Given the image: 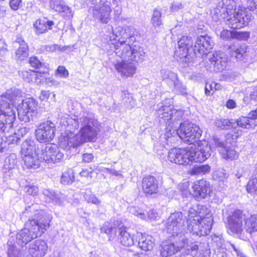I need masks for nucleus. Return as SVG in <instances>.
I'll use <instances>...</instances> for the list:
<instances>
[{
  "label": "nucleus",
  "instance_id": "obj_1",
  "mask_svg": "<svg viewBox=\"0 0 257 257\" xmlns=\"http://www.w3.org/2000/svg\"><path fill=\"white\" fill-rule=\"evenodd\" d=\"M60 123L65 126L70 132L67 134H62L59 139V145L60 147L65 150H69L71 148H75L83 144L81 137L78 133L75 134L73 131L78 128L79 122L78 117L74 116V118L69 115L63 116L61 117Z\"/></svg>",
  "mask_w": 257,
  "mask_h": 257
},
{
  "label": "nucleus",
  "instance_id": "obj_2",
  "mask_svg": "<svg viewBox=\"0 0 257 257\" xmlns=\"http://www.w3.org/2000/svg\"><path fill=\"white\" fill-rule=\"evenodd\" d=\"M41 223L35 220L29 219L26 222L25 227L20 230L16 235V241L21 246H23L35 238L41 236L49 227L48 222Z\"/></svg>",
  "mask_w": 257,
  "mask_h": 257
},
{
  "label": "nucleus",
  "instance_id": "obj_3",
  "mask_svg": "<svg viewBox=\"0 0 257 257\" xmlns=\"http://www.w3.org/2000/svg\"><path fill=\"white\" fill-rule=\"evenodd\" d=\"M171 100L167 99L158 104V109L157 115L159 118L161 123H165L167 129L171 131L172 128H178V124L184 114L182 110L173 109L170 106Z\"/></svg>",
  "mask_w": 257,
  "mask_h": 257
},
{
  "label": "nucleus",
  "instance_id": "obj_4",
  "mask_svg": "<svg viewBox=\"0 0 257 257\" xmlns=\"http://www.w3.org/2000/svg\"><path fill=\"white\" fill-rule=\"evenodd\" d=\"M183 248L186 249V253L189 254L190 251H195L198 248V245L194 242L185 237L178 238L174 241L166 240L163 242L160 247V254L162 257H169Z\"/></svg>",
  "mask_w": 257,
  "mask_h": 257
},
{
  "label": "nucleus",
  "instance_id": "obj_5",
  "mask_svg": "<svg viewBox=\"0 0 257 257\" xmlns=\"http://www.w3.org/2000/svg\"><path fill=\"white\" fill-rule=\"evenodd\" d=\"M179 127L176 130L178 136L184 141L190 144L200 141L199 140L202 135V131L196 124L184 121L179 122Z\"/></svg>",
  "mask_w": 257,
  "mask_h": 257
},
{
  "label": "nucleus",
  "instance_id": "obj_6",
  "mask_svg": "<svg viewBox=\"0 0 257 257\" xmlns=\"http://www.w3.org/2000/svg\"><path fill=\"white\" fill-rule=\"evenodd\" d=\"M186 217L183 216L181 212H175L172 213L164 224L165 229L168 234L173 237L182 238L183 233L184 226Z\"/></svg>",
  "mask_w": 257,
  "mask_h": 257
},
{
  "label": "nucleus",
  "instance_id": "obj_7",
  "mask_svg": "<svg viewBox=\"0 0 257 257\" xmlns=\"http://www.w3.org/2000/svg\"><path fill=\"white\" fill-rule=\"evenodd\" d=\"M15 107L10 103H0V130L9 132L16 118Z\"/></svg>",
  "mask_w": 257,
  "mask_h": 257
},
{
  "label": "nucleus",
  "instance_id": "obj_8",
  "mask_svg": "<svg viewBox=\"0 0 257 257\" xmlns=\"http://www.w3.org/2000/svg\"><path fill=\"white\" fill-rule=\"evenodd\" d=\"M212 147L205 141L197 142L194 147L189 148V163L202 162L207 159L211 155Z\"/></svg>",
  "mask_w": 257,
  "mask_h": 257
},
{
  "label": "nucleus",
  "instance_id": "obj_9",
  "mask_svg": "<svg viewBox=\"0 0 257 257\" xmlns=\"http://www.w3.org/2000/svg\"><path fill=\"white\" fill-rule=\"evenodd\" d=\"M79 125L81 126L78 132L84 143L86 142H94L96 139L97 131L94 125L93 119L86 116L78 118Z\"/></svg>",
  "mask_w": 257,
  "mask_h": 257
},
{
  "label": "nucleus",
  "instance_id": "obj_10",
  "mask_svg": "<svg viewBox=\"0 0 257 257\" xmlns=\"http://www.w3.org/2000/svg\"><path fill=\"white\" fill-rule=\"evenodd\" d=\"M17 110L20 120L25 122L30 121L37 113V102L32 98H26L23 100Z\"/></svg>",
  "mask_w": 257,
  "mask_h": 257
},
{
  "label": "nucleus",
  "instance_id": "obj_11",
  "mask_svg": "<svg viewBox=\"0 0 257 257\" xmlns=\"http://www.w3.org/2000/svg\"><path fill=\"white\" fill-rule=\"evenodd\" d=\"M22 219H26L28 218L31 220H35L38 222L41 223L42 222H47L50 226V219L47 216L45 212L40 209L39 205L37 204H32L30 206H28L25 208L24 211H23L21 215ZM41 226H43L42 223H40Z\"/></svg>",
  "mask_w": 257,
  "mask_h": 257
},
{
  "label": "nucleus",
  "instance_id": "obj_12",
  "mask_svg": "<svg viewBox=\"0 0 257 257\" xmlns=\"http://www.w3.org/2000/svg\"><path fill=\"white\" fill-rule=\"evenodd\" d=\"M55 125L50 121H47L40 124L36 130V137L40 143L51 142L55 133Z\"/></svg>",
  "mask_w": 257,
  "mask_h": 257
},
{
  "label": "nucleus",
  "instance_id": "obj_13",
  "mask_svg": "<svg viewBox=\"0 0 257 257\" xmlns=\"http://www.w3.org/2000/svg\"><path fill=\"white\" fill-rule=\"evenodd\" d=\"M39 156L41 159L48 163H56L62 160L64 154L56 145L49 144L42 149Z\"/></svg>",
  "mask_w": 257,
  "mask_h": 257
},
{
  "label": "nucleus",
  "instance_id": "obj_14",
  "mask_svg": "<svg viewBox=\"0 0 257 257\" xmlns=\"http://www.w3.org/2000/svg\"><path fill=\"white\" fill-rule=\"evenodd\" d=\"M178 49L175 52V55L181 62L189 63L191 60V57L189 54V51L193 45V41L191 37H182L179 40Z\"/></svg>",
  "mask_w": 257,
  "mask_h": 257
},
{
  "label": "nucleus",
  "instance_id": "obj_15",
  "mask_svg": "<svg viewBox=\"0 0 257 257\" xmlns=\"http://www.w3.org/2000/svg\"><path fill=\"white\" fill-rule=\"evenodd\" d=\"M233 17L230 16L227 20V25L232 29H239L249 23L251 19V15L245 11L240 10L237 12L232 14Z\"/></svg>",
  "mask_w": 257,
  "mask_h": 257
},
{
  "label": "nucleus",
  "instance_id": "obj_16",
  "mask_svg": "<svg viewBox=\"0 0 257 257\" xmlns=\"http://www.w3.org/2000/svg\"><path fill=\"white\" fill-rule=\"evenodd\" d=\"M213 44L211 38L207 35L198 37L193 49L194 54L198 57L207 54L213 48Z\"/></svg>",
  "mask_w": 257,
  "mask_h": 257
},
{
  "label": "nucleus",
  "instance_id": "obj_17",
  "mask_svg": "<svg viewBox=\"0 0 257 257\" xmlns=\"http://www.w3.org/2000/svg\"><path fill=\"white\" fill-rule=\"evenodd\" d=\"M169 161L179 165L189 164V148H173L168 152Z\"/></svg>",
  "mask_w": 257,
  "mask_h": 257
},
{
  "label": "nucleus",
  "instance_id": "obj_18",
  "mask_svg": "<svg viewBox=\"0 0 257 257\" xmlns=\"http://www.w3.org/2000/svg\"><path fill=\"white\" fill-rule=\"evenodd\" d=\"M246 219L241 211H235L228 218V224L230 231L236 234H240L243 229V221Z\"/></svg>",
  "mask_w": 257,
  "mask_h": 257
},
{
  "label": "nucleus",
  "instance_id": "obj_19",
  "mask_svg": "<svg viewBox=\"0 0 257 257\" xmlns=\"http://www.w3.org/2000/svg\"><path fill=\"white\" fill-rule=\"evenodd\" d=\"M193 189L194 197L198 200L205 199L212 191L209 183L203 179L195 182Z\"/></svg>",
  "mask_w": 257,
  "mask_h": 257
},
{
  "label": "nucleus",
  "instance_id": "obj_20",
  "mask_svg": "<svg viewBox=\"0 0 257 257\" xmlns=\"http://www.w3.org/2000/svg\"><path fill=\"white\" fill-rule=\"evenodd\" d=\"M213 148H216L224 159H233L237 156L236 152L232 149L229 148L224 141L217 137H213L211 141Z\"/></svg>",
  "mask_w": 257,
  "mask_h": 257
},
{
  "label": "nucleus",
  "instance_id": "obj_21",
  "mask_svg": "<svg viewBox=\"0 0 257 257\" xmlns=\"http://www.w3.org/2000/svg\"><path fill=\"white\" fill-rule=\"evenodd\" d=\"M209 61L213 66V70L216 72L223 71L226 67L228 63V57L222 51L215 52L209 56Z\"/></svg>",
  "mask_w": 257,
  "mask_h": 257
},
{
  "label": "nucleus",
  "instance_id": "obj_22",
  "mask_svg": "<svg viewBox=\"0 0 257 257\" xmlns=\"http://www.w3.org/2000/svg\"><path fill=\"white\" fill-rule=\"evenodd\" d=\"M111 11L110 6L106 4L95 7L92 11L93 17L100 23L106 24L111 19Z\"/></svg>",
  "mask_w": 257,
  "mask_h": 257
},
{
  "label": "nucleus",
  "instance_id": "obj_23",
  "mask_svg": "<svg viewBox=\"0 0 257 257\" xmlns=\"http://www.w3.org/2000/svg\"><path fill=\"white\" fill-rule=\"evenodd\" d=\"M115 68L123 77H132L136 72L137 66L131 61H121L115 65Z\"/></svg>",
  "mask_w": 257,
  "mask_h": 257
},
{
  "label": "nucleus",
  "instance_id": "obj_24",
  "mask_svg": "<svg viewBox=\"0 0 257 257\" xmlns=\"http://www.w3.org/2000/svg\"><path fill=\"white\" fill-rule=\"evenodd\" d=\"M50 7L64 17L70 19L73 17V13L72 10L63 0H50Z\"/></svg>",
  "mask_w": 257,
  "mask_h": 257
},
{
  "label": "nucleus",
  "instance_id": "obj_25",
  "mask_svg": "<svg viewBox=\"0 0 257 257\" xmlns=\"http://www.w3.org/2000/svg\"><path fill=\"white\" fill-rule=\"evenodd\" d=\"M48 245L43 240H37L29 245L28 252L32 257H43L47 252Z\"/></svg>",
  "mask_w": 257,
  "mask_h": 257
},
{
  "label": "nucleus",
  "instance_id": "obj_26",
  "mask_svg": "<svg viewBox=\"0 0 257 257\" xmlns=\"http://www.w3.org/2000/svg\"><path fill=\"white\" fill-rule=\"evenodd\" d=\"M45 201L48 203H53L57 205H63L65 200V195L60 192H55L54 190L49 189H44L42 191Z\"/></svg>",
  "mask_w": 257,
  "mask_h": 257
},
{
  "label": "nucleus",
  "instance_id": "obj_27",
  "mask_svg": "<svg viewBox=\"0 0 257 257\" xmlns=\"http://www.w3.org/2000/svg\"><path fill=\"white\" fill-rule=\"evenodd\" d=\"M13 46L17 48L16 56L18 59L24 60L29 56V47L27 43L21 37H18L13 42Z\"/></svg>",
  "mask_w": 257,
  "mask_h": 257
},
{
  "label": "nucleus",
  "instance_id": "obj_28",
  "mask_svg": "<svg viewBox=\"0 0 257 257\" xmlns=\"http://www.w3.org/2000/svg\"><path fill=\"white\" fill-rule=\"evenodd\" d=\"M142 188L145 194L156 193L158 189V183L156 179L153 176H147L143 179Z\"/></svg>",
  "mask_w": 257,
  "mask_h": 257
},
{
  "label": "nucleus",
  "instance_id": "obj_29",
  "mask_svg": "<svg viewBox=\"0 0 257 257\" xmlns=\"http://www.w3.org/2000/svg\"><path fill=\"white\" fill-rule=\"evenodd\" d=\"M118 238L120 243L126 246H130L134 244L133 237L128 232V229L122 224L118 226Z\"/></svg>",
  "mask_w": 257,
  "mask_h": 257
},
{
  "label": "nucleus",
  "instance_id": "obj_30",
  "mask_svg": "<svg viewBox=\"0 0 257 257\" xmlns=\"http://www.w3.org/2000/svg\"><path fill=\"white\" fill-rule=\"evenodd\" d=\"M17 156L15 154H11L5 160L4 172L6 176L10 177L12 176L17 166Z\"/></svg>",
  "mask_w": 257,
  "mask_h": 257
},
{
  "label": "nucleus",
  "instance_id": "obj_31",
  "mask_svg": "<svg viewBox=\"0 0 257 257\" xmlns=\"http://www.w3.org/2000/svg\"><path fill=\"white\" fill-rule=\"evenodd\" d=\"M139 238L138 245L143 250L145 251L151 250L154 246V239L149 235L138 233Z\"/></svg>",
  "mask_w": 257,
  "mask_h": 257
},
{
  "label": "nucleus",
  "instance_id": "obj_32",
  "mask_svg": "<svg viewBox=\"0 0 257 257\" xmlns=\"http://www.w3.org/2000/svg\"><path fill=\"white\" fill-rule=\"evenodd\" d=\"M115 53L122 61H131L132 47L129 44L117 43L115 46Z\"/></svg>",
  "mask_w": 257,
  "mask_h": 257
},
{
  "label": "nucleus",
  "instance_id": "obj_33",
  "mask_svg": "<svg viewBox=\"0 0 257 257\" xmlns=\"http://www.w3.org/2000/svg\"><path fill=\"white\" fill-rule=\"evenodd\" d=\"M200 222V233L201 236H205L210 233L212 228L213 218L209 213L208 215L201 216Z\"/></svg>",
  "mask_w": 257,
  "mask_h": 257
},
{
  "label": "nucleus",
  "instance_id": "obj_34",
  "mask_svg": "<svg viewBox=\"0 0 257 257\" xmlns=\"http://www.w3.org/2000/svg\"><path fill=\"white\" fill-rule=\"evenodd\" d=\"M229 49L232 56L239 61L242 60L246 52V47L244 44L232 45L229 47Z\"/></svg>",
  "mask_w": 257,
  "mask_h": 257
},
{
  "label": "nucleus",
  "instance_id": "obj_35",
  "mask_svg": "<svg viewBox=\"0 0 257 257\" xmlns=\"http://www.w3.org/2000/svg\"><path fill=\"white\" fill-rule=\"evenodd\" d=\"M145 58V52L143 47L138 45L132 47L131 60L136 62H143Z\"/></svg>",
  "mask_w": 257,
  "mask_h": 257
},
{
  "label": "nucleus",
  "instance_id": "obj_36",
  "mask_svg": "<svg viewBox=\"0 0 257 257\" xmlns=\"http://www.w3.org/2000/svg\"><path fill=\"white\" fill-rule=\"evenodd\" d=\"M209 211L208 210L205 206H201L200 211L198 213L197 211L193 208H190L188 211L187 222L189 223L192 221L193 219L198 218L200 220L201 219V216H205L208 215Z\"/></svg>",
  "mask_w": 257,
  "mask_h": 257
},
{
  "label": "nucleus",
  "instance_id": "obj_37",
  "mask_svg": "<svg viewBox=\"0 0 257 257\" xmlns=\"http://www.w3.org/2000/svg\"><path fill=\"white\" fill-rule=\"evenodd\" d=\"M54 25V22L52 21H49L47 19L37 20L34 24V26L36 29L37 34H42L50 29L52 26Z\"/></svg>",
  "mask_w": 257,
  "mask_h": 257
},
{
  "label": "nucleus",
  "instance_id": "obj_38",
  "mask_svg": "<svg viewBox=\"0 0 257 257\" xmlns=\"http://www.w3.org/2000/svg\"><path fill=\"white\" fill-rule=\"evenodd\" d=\"M160 73L162 79L166 80L168 85L173 84L179 79L178 74L170 70L163 69Z\"/></svg>",
  "mask_w": 257,
  "mask_h": 257
},
{
  "label": "nucleus",
  "instance_id": "obj_39",
  "mask_svg": "<svg viewBox=\"0 0 257 257\" xmlns=\"http://www.w3.org/2000/svg\"><path fill=\"white\" fill-rule=\"evenodd\" d=\"M23 160L25 166L27 168L36 169L40 165L39 160L36 153L24 156Z\"/></svg>",
  "mask_w": 257,
  "mask_h": 257
},
{
  "label": "nucleus",
  "instance_id": "obj_40",
  "mask_svg": "<svg viewBox=\"0 0 257 257\" xmlns=\"http://www.w3.org/2000/svg\"><path fill=\"white\" fill-rule=\"evenodd\" d=\"M214 123L215 126L221 130H229L235 127V122L233 119L217 118L215 120Z\"/></svg>",
  "mask_w": 257,
  "mask_h": 257
},
{
  "label": "nucleus",
  "instance_id": "obj_41",
  "mask_svg": "<svg viewBox=\"0 0 257 257\" xmlns=\"http://www.w3.org/2000/svg\"><path fill=\"white\" fill-rule=\"evenodd\" d=\"M244 228L249 233L257 231V214L252 215L245 220Z\"/></svg>",
  "mask_w": 257,
  "mask_h": 257
},
{
  "label": "nucleus",
  "instance_id": "obj_42",
  "mask_svg": "<svg viewBox=\"0 0 257 257\" xmlns=\"http://www.w3.org/2000/svg\"><path fill=\"white\" fill-rule=\"evenodd\" d=\"M35 145L33 141L26 140L23 142L21 146V153L24 156L35 154Z\"/></svg>",
  "mask_w": 257,
  "mask_h": 257
},
{
  "label": "nucleus",
  "instance_id": "obj_43",
  "mask_svg": "<svg viewBox=\"0 0 257 257\" xmlns=\"http://www.w3.org/2000/svg\"><path fill=\"white\" fill-rule=\"evenodd\" d=\"M75 181L74 173L71 169H68L62 173L60 183L63 185L71 184Z\"/></svg>",
  "mask_w": 257,
  "mask_h": 257
},
{
  "label": "nucleus",
  "instance_id": "obj_44",
  "mask_svg": "<svg viewBox=\"0 0 257 257\" xmlns=\"http://www.w3.org/2000/svg\"><path fill=\"white\" fill-rule=\"evenodd\" d=\"M246 190L251 194H257V169H255L246 186Z\"/></svg>",
  "mask_w": 257,
  "mask_h": 257
},
{
  "label": "nucleus",
  "instance_id": "obj_45",
  "mask_svg": "<svg viewBox=\"0 0 257 257\" xmlns=\"http://www.w3.org/2000/svg\"><path fill=\"white\" fill-rule=\"evenodd\" d=\"M23 96V93L21 90L16 88L8 89L5 93L2 96V98L8 99L11 101L15 100L17 98Z\"/></svg>",
  "mask_w": 257,
  "mask_h": 257
},
{
  "label": "nucleus",
  "instance_id": "obj_46",
  "mask_svg": "<svg viewBox=\"0 0 257 257\" xmlns=\"http://www.w3.org/2000/svg\"><path fill=\"white\" fill-rule=\"evenodd\" d=\"M173 86L172 91L176 94L183 96L187 95V86L179 79L173 84Z\"/></svg>",
  "mask_w": 257,
  "mask_h": 257
},
{
  "label": "nucleus",
  "instance_id": "obj_47",
  "mask_svg": "<svg viewBox=\"0 0 257 257\" xmlns=\"http://www.w3.org/2000/svg\"><path fill=\"white\" fill-rule=\"evenodd\" d=\"M200 220L197 218L193 219L191 222L188 223V229L193 235L201 236L200 233Z\"/></svg>",
  "mask_w": 257,
  "mask_h": 257
},
{
  "label": "nucleus",
  "instance_id": "obj_48",
  "mask_svg": "<svg viewBox=\"0 0 257 257\" xmlns=\"http://www.w3.org/2000/svg\"><path fill=\"white\" fill-rule=\"evenodd\" d=\"M100 230L102 233H106L110 237L116 235L117 229L115 227L113 226L112 224L109 222H105L103 224Z\"/></svg>",
  "mask_w": 257,
  "mask_h": 257
},
{
  "label": "nucleus",
  "instance_id": "obj_49",
  "mask_svg": "<svg viewBox=\"0 0 257 257\" xmlns=\"http://www.w3.org/2000/svg\"><path fill=\"white\" fill-rule=\"evenodd\" d=\"M151 22L154 27H159L162 25V20L161 10L158 9H154L151 19Z\"/></svg>",
  "mask_w": 257,
  "mask_h": 257
},
{
  "label": "nucleus",
  "instance_id": "obj_50",
  "mask_svg": "<svg viewBox=\"0 0 257 257\" xmlns=\"http://www.w3.org/2000/svg\"><path fill=\"white\" fill-rule=\"evenodd\" d=\"M222 6L228 15H231L235 12L236 4L234 0H222Z\"/></svg>",
  "mask_w": 257,
  "mask_h": 257
},
{
  "label": "nucleus",
  "instance_id": "obj_51",
  "mask_svg": "<svg viewBox=\"0 0 257 257\" xmlns=\"http://www.w3.org/2000/svg\"><path fill=\"white\" fill-rule=\"evenodd\" d=\"M228 177L226 171L223 169H219L213 173V178L214 180L224 182Z\"/></svg>",
  "mask_w": 257,
  "mask_h": 257
},
{
  "label": "nucleus",
  "instance_id": "obj_52",
  "mask_svg": "<svg viewBox=\"0 0 257 257\" xmlns=\"http://www.w3.org/2000/svg\"><path fill=\"white\" fill-rule=\"evenodd\" d=\"M250 119H251L249 118L248 115V117H240L237 120H234L235 122V126L237 125L242 128H249L252 125L251 124V121Z\"/></svg>",
  "mask_w": 257,
  "mask_h": 257
},
{
  "label": "nucleus",
  "instance_id": "obj_53",
  "mask_svg": "<svg viewBox=\"0 0 257 257\" xmlns=\"http://www.w3.org/2000/svg\"><path fill=\"white\" fill-rule=\"evenodd\" d=\"M83 196L88 203H91L95 205H99L101 203V201L94 194H92L90 190H86Z\"/></svg>",
  "mask_w": 257,
  "mask_h": 257
},
{
  "label": "nucleus",
  "instance_id": "obj_54",
  "mask_svg": "<svg viewBox=\"0 0 257 257\" xmlns=\"http://www.w3.org/2000/svg\"><path fill=\"white\" fill-rule=\"evenodd\" d=\"M125 27H118L115 28L114 31H113L112 35L110 36V40H115L118 42V40H121L123 37V31H124Z\"/></svg>",
  "mask_w": 257,
  "mask_h": 257
},
{
  "label": "nucleus",
  "instance_id": "obj_55",
  "mask_svg": "<svg viewBox=\"0 0 257 257\" xmlns=\"http://www.w3.org/2000/svg\"><path fill=\"white\" fill-rule=\"evenodd\" d=\"M129 211L132 214L139 216L141 219H145L146 216L144 214V211L138 207L131 206L129 208Z\"/></svg>",
  "mask_w": 257,
  "mask_h": 257
},
{
  "label": "nucleus",
  "instance_id": "obj_56",
  "mask_svg": "<svg viewBox=\"0 0 257 257\" xmlns=\"http://www.w3.org/2000/svg\"><path fill=\"white\" fill-rule=\"evenodd\" d=\"M125 31L129 37V40L127 41V43H131L134 42L135 41V36L136 32V30L131 26H125Z\"/></svg>",
  "mask_w": 257,
  "mask_h": 257
},
{
  "label": "nucleus",
  "instance_id": "obj_57",
  "mask_svg": "<svg viewBox=\"0 0 257 257\" xmlns=\"http://www.w3.org/2000/svg\"><path fill=\"white\" fill-rule=\"evenodd\" d=\"M211 167L208 165H201L195 167L194 171L198 174H205L210 172Z\"/></svg>",
  "mask_w": 257,
  "mask_h": 257
},
{
  "label": "nucleus",
  "instance_id": "obj_58",
  "mask_svg": "<svg viewBox=\"0 0 257 257\" xmlns=\"http://www.w3.org/2000/svg\"><path fill=\"white\" fill-rule=\"evenodd\" d=\"M19 75L27 82L32 81L33 76L35 75L34 72L32 71L23 70L19 72Z\"/></svg>",
  "mask_w": 257,
  "mask_h": 257
},
{
  "label": "nucleus",
  "instance_id": "obj_59",
  "mask_svg": "<svg viewBox=\"0 0 257 257\" xmlns=\"http://www.w3.org/2000/svg\"><path fill=\"white\" fill-rule=\"evenodd\" d=\"M8 255L9 257H23L22 251L16 246H13L9 248Z\"/></svg>",
  "mask_w": 257,
  "mask_h": 257
},
{
  "label": "nucleus",
  "instance_id": "obj_60",
  "mask_svg": "<svg viewBox=\"0 0 257 257\" xmlns=\"http://www.w3.org/2000/svg\"><path fill=\"white\" fill-rule=\"evenodd\" d=\"M249 37V34L248 32H236L233 31V38L240 40H245Z\"/></svg>",
  "mask_w": 257,
  "mask_h": 257
},
{
  "label": "nucleus",
  "instance_id": "obj_61",
  "mask_svg": "<svg viewBox=\"0 0 257 257\" xmlns=\"http://www.w3.org/2000/svg\"><path fill=\"white\" fill-rule=\"evenodd\" d=\"M226 245L229 250H231V249H233L237 256L242 257V253L238 245H236L234 243H232L230 242H227Z\"/></svg>",
  "mask_w": 257,
  "mask_h": 257
},
{
  "label": "nucleus",
  "instance_id": "obj_62",
  "mask_svg": "<svg viewBox=\"0 0 257 257\" xmlns=\"http://www.w3.org/2000/svg\"><path fill=\"white\" fill-rule=\"evenodd\" d=\"M57 74L61 77L67 78L69 75L68 70L62 66H59L57 69Z\"/></svg>",
  "mask_w": 257,
  "mask_h": 257
},
{
  "label": "nucleus",
  "instance_id": "obj_63",
  "mask_svg": "<svg viewBox=\"0 0 257 257\" xmlns=\"http://www.w3.org/2000/svg\"><path fill=\"white\" fill-rule=\"evenodd\" d=\"M29 63L35 68H39L42 65L41 62L36 57H31L29 59Z\"/></svg>",
  "mask_w": 257,
  "mask_h": 257
},
{
  "label": "nucleus",
  "instance_id": "obj_64",
  "mask_svg": "<svg viewBox=\"0 0 257 257\" xmlns=\"http://www.w3.org/2000/svg\"><path fill=\"white\" fill-rule=\"evenodd\" d=\"M233 31H230L227 30H224L221 32L220 36L223 39L228 40L233 38Z\"/></svg>",
  "mask_w": 257,
  "mask_h": 257
}]
</instances>
